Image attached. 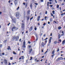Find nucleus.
Returning <instances> with one entry per match:
<instances>
[{
	"label": "nucleus",
	"instance_id": "f257e3e1",
	"mask_svg": "<svg viewBox=\"0 0 65 65\" xmlns=\"http://www.w3.org/2000/svg\"><path fill=\"white\" fill-rule=\"evenodd\" d=\"M19 36H14L13 37L12 39L13 40H14L15 39L16 41H18V40H19Z\"/></svg>",
	"mask_w": 65,
	"mask_h": 65
},
{
	"label": "nucleus",
	"instance_id": "f03ea898",
	"mask_svg": "<svg viewBox=\"0 0 65 65\" xmlns=\"http://www.w3.org/2000/svg\"><path fill=\"white\" fill-rule=\"evenodd\" d=\"M21 29L22 30H24L25 29V23H22Z\"/></svg>",
	"mask_w": 65,
	"mask_h": 65
},
{
	"label": "nucleus",
	"instance_id": "7ed1b4c3",
	"mask_svg": "<svg viewBox=\"0 0 65 65\" xmlns=\"http://www.w3.org/2000/svg\"><path fill=\"white\" fill-rule=\"evenodd\" d=\"M63 60V58L62 57H60L59 58H58V59H56V61H59L60 60Z\"/></svg>",
	"mask_w": 65,
	"mask_h": 65
},
{
	"label": "nucleus",
	"instance_id": "20e7f679",
	"mask_svg": "<svg viewBox=\"0 0 65 65\" xmlns=\"http://www.w3.org/2000/svg\"><path fill=\"white\" fill-rule=\"evenodd\" d=\"M34 34L35 35L36 37V41H37V40H38V35L36 33H35V34Z\"/></svg>",
	"mask_w": 65,
	"mask_h": 65
},
{
	"label": "nucleus",
	"instance_id": "39448f33",
	"mask_svg": "<svg viewBox=\"0 0 65 65\" xmlns=\"http://www.w3.org/2000/svg\"><path fill=\"white\" fill-rule=\"evenodd\" d=\"M46 44L44 43L43 42H42L41 43V47L42 48V47H43L44 46V45H45Z\"/></svg>",
	"mask_w": 65,
	"mask_h": 65
},
{
	"label": "nucleus",
	"instance_id": "423d86ee",
	"mask_svg": "<svg viewBox=\"0 0 65 65\" xmlns=\"http://www.w3.org/2000/svg\"><path fill=\"white\" fill-rule=\"evenodd\" d=\"M23 47L25 48L26 47V44H25V41L24 40L23 42Z\"/></svg>",
	"mask_w": 65,
	"mask_h": 65
},
{
	"label": "nucleus",
	"instance_id": "0eeeda50",
	"mask_svg": "<svg viewBox=\"0 0 65 65\" xmlns=\"http://www.w3.org/2000/svg\"><path fill=\"white\" fill-rule=\"evenodd\" d=\"M18 0H14V2L15 5H17L18 3Z\"/></svg>",
	"mask_w": 65,
	"mask_h": 65
},
{
	"label": "nucleus",
	"instance_id": "6e6552de",
	"mask_svg": "<svg viewBox=\"0 0 65 65\" xmlns=\"http://www.w3.org/2000/svg\"><path fill=\"white\" fill-rule=\"evenodd\" d=\"M4 62L5 64H7V60L6 59H4Z\"/></svg>",
	"mask_w": 65,
	"mask_h": 65
},
{
	"label": "nucleus",
	"instance_id": "1a4fd4ad",
	"mask_svg": "<svg viewBox=\"0 0 65 65\" xmlns=\"http://www.w3.org/2000/svg\"><path fill=\"white\" fill-rule=\"evenodd\" d=\"M16 17H19L20 15V13L19 12H17L16 13Z\"/></svg>",
	"mask_w": 65,
	"mask_h": 65
},
{
	"label": "nucleus",
	"instance_id": "9d476101",
	"mask_svg": "<svg viewBox=\"0 0 65 65\" xmlns=\"http://www.w3.org/2000/svg\"><path fill=\"white\" fill-rule=\"evenodd\" d=\"M13 22H14V23H15V20H16V19L15 18H14L13 19H12Z\"/></svg>",
	"mask_w": 65,
	"mask_h": 65
},
{
	"label": "nucleus",
	"instance_id": "9b49d317",
	"mask_svg": "<svg viewBox=\"0 0 65 65\" xmlns=\"http://www.w3.org/2000/svg\"><path fill=\"white\" fill-rule=\"evenodd\" d=\"M26 17L27 19V20H28L29 19V18H30V16H26Z\"/></svg>",
	"mask_w": 65,
	"mask_h": 65
},
{
	"label": "nucleus",
	"instance_id": "f8f14e48",
	"mask_svg": "<svg viewBox=\"0 0 65 65\" xmlns=\"http://www.w3.org/2000/svg\"><path fill=\"white\" fill-rule=\"evenodd\" d=\"M33 27V26H32L31 27V28H30V29H29V31H32L33 29H32V28Z\"/></svg>",
	"mask_w": 65,
	"mask_h": 65
},
{
	"label": "nucleus",
	"instance_id": "ddd939ff",
	"mask_svg": "<svg viewBox=\"0 0 65 65\" xmlns=\"http://www.w3.org/2000/svg\"><path fill=\"white\" fill-rule=\"evenodd\" d=\"M15 29V26H14V27H13V28H12V31H13V29Z\"/></svg>",
	"mask_w": 65,
	"mask_h": 65
},
{
	"label": "nucleus",
	"instance_id": "4468645a",
	"mask_svg": "<svg viewBox=\"0 0 65 65\" xmlns=\"http://www.w3.org/2000/svg\"><path fill=\"white\" fill-rule=\"evenodd\" d=\"M64 43H65V41H63L62 42V44L63 45H64Z\"/></svg>",
	"mask_w": 65,
	"mask_h": 65
},
{
	"label": "nucleus",
	"instance_id": "2eb2a0df",
	"mask_svg": "<svg viewBox=\"0 0 65 65\" xmlns=\"http://www.w3.org/2000/svg\"><path fill=\"white\" fill-rule=\"evenodd\" d=\"M40 16H38V21H39V20L40 19Z\"/></svg>",
	"mask_w": 65,
	"mask_h": 65
},
{
	"label": "nucleus",
	"instance_id": "dca6fc26",
	"mask_svg": "<svg viewBox=\"0 0 65 65\" xmlns=\"http://www.w3.org/2000/svg\"><path fill=\"white\" fill-rule=\"evenodd\" d=\"M58 36L59 39L60 38V37H61V35H60V34H59L58 35Z\"/></svg>",
	"mask_w": 65,
	"mask_h": 65
},
{
	"label": "nucleus",
	"instance_id": "f3484780",
	"mask_svg": "<svg viewBox=\"0 0 65 65\" xmlns=\"http://www.w3.org/2000/svg\"><path fill=\"white\" fill-rule=\"evenodd\" d=\"M8 50H11V48H10V46H9L8 47Z\"/></svg>",
	"mask_w": 65,
	"mask_h": 65
},
{
	"label": "nucleus",
	"instance_id": "a211bd4d",
	"mask_svg": "<svg viewBox=\"0 0 65 65\" xmlns=\"http://www.w3.org/2000/svg\"><path fill=\"white\" fill-rule=\"evenodd\" d=\"M32 49H31L29 51V53H31V52H32Z\"/></svg>",
	"mask_w": 65,
	"mask_h": 65
},
{
	"label": "nucleus",
	"instance_id": "6ab92c4d",
	"mask_svg": "<svg viewBox=\"0 0 65 65\" xmlns=\"http://www.w3.org/2000/svg\"><path fill=\"white\" fill-rule=\"evenodd\" d=\"M61 26H59L58 27V29L59 30H60V29H61Z\"/></svg>",
	"mask_w": 65,
	"mask_h": 65
},
{
	"label": "nucleus",
	"instance_id": "aec40b11",
	"mask_svg": "<svg viewBox=\"0 0 65 65\" xmlns=\"http://www.w3.org/2000/svg\"><path fill=\"white\" fill-rule=\"evenodd\" d=\"M49 4H50L49 2H48L47 3V6H48V7H49Z\"/></svg>",
	"mask_w": 65,
	"mask_h": 65
},
{
	"label": "nucleus",
	"instance_id": "412c9836",
	"mask_svg": "<svg viewBox=\"0 0 65 65\" xmlns=\"http://www.w3.org/2000/svg\"><path fill=\"white\" fill-rule=\"evenodd\" d=\"M13 54L14 55H16L17 54V53H15L14 51L13 52Z\"/></svg>",
	"mask_w": 65,
	"mask_h": 65
},
{
	"label": "nucleus",
	"instance_id": "4be33fe9",
	"mask_svg": "<svg viewBox=\"0 0 65 65\" xmlns=\"http://www.w3.org/2000/svg\"><path fill=\"white\" fill-rule=\"evenodd\" d=\"M55 53V50H54L53 52H52V54H54Z\"/></svg>",
	"mask_w": 65,
	"mask_h": 65
},
{
	"label": "nucleus",
	"instance_id": "5701e85b",
	"mask_svg": "<svg viewBox=\"0 0 65 65\" xmlns=\"http://www.w3.org/2000/svg\"><path fill=\"white\" fill-rule=\"evenodd\" d=\"M52 13L53 14H55V11L53 10L52 11Z\"/></svg>",
	"mask_w": 65,
	"mask_h": 65
},
{
	"label": "nucleus",
	"instance_id": "b1692460",
	"mask_svg": "<svg viewBox=\"0 0 65 65\" xmlns=\"http://www.w3.org/2000/svg\"><path fill=\"white\" fill-rule=\"evenodd\" d=\"M53 55L52 56V58H54V56H55V54H53Z\"/></svg>",
	"mask_w": 65,
	"mask_h": 65
},
{
	"label": "nucleus",
	"instance_id": "393cba45",
	"mask_svg": "<svg viewBox=\"0 0 65 65\" xmlns=\"http://www.w3.org/2000/svg\"><path fill=\"white\" fill-rule=\"evenodd\" d=\"M50 22H52V21H53V19H52V18L50 19Z\"/></svg>",
	"mask_w": 65,
	"mask_h": 65
},
{
	"label": "nucleus",
	"instance_id": "a878e982",
	"mask_svg": "<svg viewBox=\"0 0 65 65\" xmlns=\"http://www.w3.org/2000/svg\"><path fill=\"white\" fill-rule=\"evenodd\" d=\"M30 11H27V13H28V14H30Z\"/></svg>",
	"mask_w": 65,
	"mask_h": 65
},
{
	"label": "nucleus",
	"instance_id": "bb28decb",
	"mask_svg": "<svg viewBox=\"0 0 65 65\" xmlns=\"http://www.w3.org/2000/svg\"><path fill=\"white\" fill-rule=\"evenodd\" d=\"M54 44H57V43H58V42H57V41H55V42H54Z\"/></svg>",
	"mask_w": 65,
	"mask_h": 65
},
{
	"label": "nucleus",
	"instance_id": "cd10ccee",
	"mask_svg": "<svg viewBox=\"0 0 65 65\" xmlns=\"http://www.w3.org/2000/svg\"><path fill=\"white\" fill-rule=\"evenodd\" d=\"M24 57L23 56H22V59H24Z\"/></svg>",
	"mask_w": 65,
	"mask_h": 65
},
{
	"label": "nucleus",
	"instance_id": "c85d7f7f",
	"mask_svg": "<svg viewBox=\"0 0 65 65\" xmlns=\"http://www.w3.org/2000/svg\"><path fill=\"white\" fill-rule=\"evenodd\" d=\"M19 9H20V7H18V8H17V10H18Z\"/></svg>",
	"mask_w": 65,
	"mask_h": 65
},
{
	"label": "nucleus",
	"instance_id": "c756f323",
	"mask_svg": "<svg viewBox=\"0 0 65 65\" xmlns=\"http://www.w3.org/2000/svg\"><path fill=\"white\" fill-rule=\"evenodd\" d=\"M33 18V17H32V18H30V20L31 21V20H32Z\"/></svg>",
	"mask_w": 65,
	"mask_h": 65
},
{
	"label": "nucleus",
	"instance_id": "7c9ffc66",
	"mask_svg": "<svg viewBox=\"0 0 65 65\" xmlns=\"http://www.w3.org/2000/svg\"><path fill=\"white\" fill-rule=\"evenodd\" d=\"M36 30H37V28H36V27H35V30L36 31Z\"/></svg>",
	"mask_w": 65,
	"mask_h": 65
},
{
	"label": "nucleus",
	"instance_id": "2f4dec72",
	"mask_svg": "<svg viewBox=\"0 0 65 65\" xmlns=\"http://www.w3.org/2000/svg\"><path fill=\"white\" fill-rule=\"evenodd\" d=\"M59 48H58V49L57 50V52H59Z\"/></svg>",
	"mask_w": 65,
	"mask_h": 65
},
{
	"label": "nucleus",
	"instance_id": "473e14b6",
	"mask_svg": "<svg viewBox=\"0 0 65 65\" xmlns=\"http://www.w3.org/2000/svg\"><path fill=\"white\" fill-rule=\"evenodd\" d=\"M59 5H58L57 6V8H59Z\"/></svg>",
	"mask_w": 65,
	"mask_h": 65
},
{
	"label": "nucleus",
	"instance_id": "72a5a7b5",
	"mask_svg": "<svg viewBox=\"0 0 65 65\" xmlns=\"http://www.w3.org/2000/svg\"><path fill=\"white\" fill-rule=\"evenodd\" d=\"M45 25H46V23H44V24H43V26H45Z\"/></svg>",
	"mask_w": 65,
	"mask_h": 65
},
{
	"label": "nucleus",
	"instance_id": "f704fd0d",
	"mask_svg": "<svg viewBox=\"0 0 65 65\" xmlns=\"http://www.w3.org/2000/svg\"><path fill=\"white\" fill-rule=\"evenodd\" d=\"M45 14H47V11H46V12L45 13Z\"/></svg>",
	"mask_w": 65,
	"mask_h": 65
},
{
	"label": "nucleus",
	"instance_id": "c9c22d12",
	"mask_svg": "<svg viewBox=\"0 0 65 65\" xmlns=\"http://www.w3.org/2000/svg\"><path fill=\"white\" fill-rule=\"evenodd\" d=\"M64 35V34L63 33L61 35V36H63Z\"/></svg>",
	"mask_w": 65,
	"mask_h": 65
},
{
	"label": "nucleus",
	"instance_id": "e433bc0d",
	"mask_svg": "<svg viewBox=\"0 0 65 65\" xmlns=\"http://www.w3.org/2000/svg\"><path fill=\"white\" fill-rule=\"evenodd\" d=\"M27 5H28V4L27 3L26 4L25 6H26V7H27Z\"/></svg>",
	"mask_w": 65,
	"mask_h": 65
},
{
	"label": "nucleus",
	"instance_id": "4c0bfd02",
	"mask_svg": "<svg viewBox=\"0 0 65 65\" xmlns=\"http://www.w3.org/2000/svg\"><path fill=\"white\" fill-rule=\"evenodd\" d=\"M28 43H29V44H30V43H31V42L30 41H28Z\"/></svg>",
	"mask_w": 65,
	"mask_h": 65
},
{
	"label": "nucleus",
	"instance_id": "58836bf2",
	"mask_svg": "<svg viewBox=\"0 0 65 65\" xmlns=\"http://www.w3.org/2000/svg\"><path fill=\"white\" fill-rule=\"evenodd\" d=\"M50 6H51V7H52L53 6V5H50Z\"/></svg>",
	"mask_w": 65,
	"mask_h": 65
},
{
	"label": "nucleus",
	"instance_id": "ea45409f",
	"mask_svg": "<svg viewBox=\"0 0 65 65\" xmlns=\"http://www.w3.org/2000/svg\"><path fill=\"white\" fill-rule=\"evenodd\" d=\"M30 60H32V57H30Z\"/></svg>",
	"mask_w": 65,
	"mask_h": 65
},
{
	"label": "nucleus",
	"instance_id": "a19ab883",
	"mask_svg": "<svg viewBox=\"0 0 65 65\" xmlns=\"http://www.w3.org/2000/svg\"><path fill=\"white\" fill-rule=\"evenodd\" d=\"M32 5H30V8H32Z\"/></svg>",
	"mask_w": 65,
	"mask_h": 65
},
{
	"label": "nucleus",
	"instance_id": "79ce46f5",
	"mask_svg": "<svg viewBox=\"0 0 65 65\" xmlns=\"http://www.w3.org/2000/svg\"><path fill=\"white\" fill-rule=\"evenodd\" d=\"M48 51H46L45 53H44V54H46V53H47V52Z\"/></svg>",
	"mask_w": 65,
	"mask_h": 65
},
{
	"label": "nucleus",
	"instance_id": "37998d69",
	"mask_svg": "<svg viewBox=\"0 0 65 65\" xmlns=\"http://www.w3.org/2000/svg\"><path fill=\"white\" fill-rule=\"evenodd\" d=\"M55 2L56 3H57V0H55Z\"/></svg>",
	"mask_w": 65,
	"mask_h": 65
},
{
	"label": "nucleus",
	"instance_id": "c03bdc74",
	"mask_svg": "<svg viewBox=\"0 0 65 65\" xmlns=\"http://www.w3.org/2000/svg\"><path fill=\"white\" fill-rule=\"evenodd\" d=\"M8 65H11V63H10V62L9 63V64H8Z\"/></svg>",
	"mask_w": 65,
	"mask_h": 65
},
{
	"label": "nucleus",
	"instance_id": "a18cd8bd",
	"mask_svg": "<svg viewBox=\"0 0 65 65\" xmlns=\"http://www.w3.org/2000/svg\"><path fill=\"white\" fill-rule=\"evenodd\" d=\"M25 4H26V3H23V4L24 5H25Z\"/></svg>",
	"mask_w": 65,
	"mask_h": 65
},
{
	"label": "nucleus",
	"instance_id": "49530a36",
	"mask_svg": "<svg viewBox=\"0 0 65 65\" xmlns=\"http://www.w3.org/2000/svg\"><path fill=\"white\" fill-rule=\"evenodd\" d=\"M51 40H49V43L50 44L51 43Z\"/></svg>",
	"mask_w": 65,
	"mask_h": 65
},
{
	"label": "nucleus",
	"instance_id": "de8ad7c7",
	"mask_svg": "<svg viewBox=\"0 0 65 65\" xmlns=\"http://www.w3.org/2000/svg\"><path fill=\"white\" fill-rule=\"evenodd\" d=\"M47 41L46 40L45 41V43H46L47 42Z\"/></svg>",
	"mask_w": 65,
	"mask_h": 65
},
{
	"label": "nucleus",
	"instance_id": "09e8293b",
	"mask_svg": "<svg viewBox=\"0 0 65 65\" xmlns=\"http://www.w3.org/2000/svg\"><path fill=\"white\" fill-rule=\"evenodd\" d=\"M51 14L52 16H53V14H52V13H51Z\"/></svg>",
	"mask_w": 65,
	"mask_h": 65
},
{
	"label": "nucleus",
	"instance_id": "8fccbe9b",
	"mask_svg": "<svg viewBox=\"0 0 65 65\" xmlns=\"http://www.w3.org/2000/svg\"><path fill=\"white\" fill-rule=\"evenodd\" d=\"M62 33L63 34H64V32L63 31H62Z\"/></svg>",
	"mask_w": 65,
	"mask_h": 65
},
{
	"label": "nucleus",
	"instance_id": "3c124183",
	"mask_svg": "<svg viewBox=\"0 0 65 65\" xmlns=\"http://www.w3.org/2000/svg\"><path fill=\"white\" fill-rule=\"evenodd\" d=\"M6 41H7V40H5V41H4V42L5 43L6 42Z\"/></svg>",
	"mask_w": 65,
	"mask_h": 65
},
{
	"label": "nucleus",
	"instance_id": "603ef678",
	"mask_svg": "<svg viewBox=\"0 0 65 65\" xmlns=\"http://www.w3.org/2000/svg\"><path fill=\"white\" fill-rule=\"evenodd\" d=\"M59 41H60V42H61V39H60L59 40Z\"/></svg>",
	"mask_w": 65,
	"mask_h": 65
},
{
	"label": "nucleus",
	"instance_id": "864d4df0",
	"mask_svg": "<svg viewBox=\"0 0 65 65\" xmlns=\"http://www.w3.org/2000/svg\"><path fill=\"white\" fill-rule=\"evenodd\" d=\"M4 54H4V53H2V55H4Z\"/></svg>",
	"mask_w": 65,
	"mask_h": 65
},
{
	"label": "nucleus",
	"instance_id": "5fc2aeb1",
	"mask_svg": "<svg viewBox=\"0 0 65 65\" xmlns=\"http://www.w3.org/2000/svg\"><path fill=\"white\" fill-rule=\"evenodd\" d=\"M1 13H2V12H0V15L1 14Z\"/></svg>",
	"mask_w": 65,
	"mask_h": 65
},
{
	"label": "nucleus",
	"instance_id": "6e6d98bb",
	"mask_svg": "<svg viewBox=\"0 0 65 65\" xmlns=\"http://www.w3.org/2000/svg\"><path fill=\"white\" fill-rule=\"evenodd\" d=\"M49 4H52V2H50L49 3Z\"/></svg>",
	"mask_w": 65,
	"mask_h": 65
},
{
	"label": "nucleus",
	"instance_id": "4d7b16f0",
	"mask_svg": "<svg viewBox=\"0 0 65 65\" xmlns=\"http://www.w3.org/2000/svg\"><path fill=\"white\" fill-rule=\"evenodd\" d=\"M41 2H43V0H40Z\"/></svg>",
	"mask_w": 65,
	"mask_h": 65
},
{
	"label": "nucleus",
	"instance_id": "13d9d810",
	"mask_svg": "<svg viewBox=\"0 0 65 65\" xmlns=\"http://www.w3.org/2000/svg\"><path fill=\"white\" fill-rule=\"evenodd\" d=\"M21 39H20V40H19V41H20V42H21Z\"/></svg>",
	"mask_w": 65,
	"mask_h": 65
},
{
	"label": "nucleus",
	"instance_id": "bf43d9fd",
	"mask_svg": "<svg viewBox=\"0 0 65 65\" xmlns=\"http://www.w3.org/2000/svg\"><path fill=\"white\" fill-rule=\"evenodd\" d=\"M35 4H36V5H38V4L37 3H35Z\"/></svg>",
	"mask_w": 65,
	"mask_h": 65
},
{
	"label": "nucleus",
	"instance_id": "052dcab7",
	"mask_svg": "<svg viewBox=\"0 0 65 65\" xmlns=\"http://www.w3.org/2000/svg\"><path fill=\"white\" fill-rule=\"evenodd\" d=\"M48 24H50V22H48Z\"/></svg>",
	"mask_w": 65,
	"mask_h": 65
},
{
	"label": "nucleus",
	"instance_id": "680f3d73",
	"mask_svg": "<svg viewBox=\"0 0 65 65\" xmlns=\"http://www.w3.org/2000/svg\"><path fill=\"white\" fill-rule=\"evenodd\" d=\"M62 5H64V3H63L62 4Z\"/></svg>",
	"mask_w": 65,
	"mask_h": 65
},
{
	"label": "nucleus",
	"instance_id": "e2e57ef3",
	"mask_svg": "<svg viewBox=\"0 0 65 65\" xmlns=\"http://www.w3.org/2000/svg\"><path fill=\"white\" fill-rule=\"evenodd\" d=\"M12 58V57H11L10 58V59H11V60H12V59H13Z\"/></svg>",
	"mask_w": 65,
	"mask_h": 65
},
{
	"label": "nucleus",
	"instance_id": "0e129e2a",
	"mask_svg": "<svg viewBox=\"0 0 65 65\" xmlns=\"http://www.w3.org/2000/svg\"><path fill=\"white\" fill-rule=\"evenodd\" d=\"M31 47V46H29V48H30V47Z\"/></svg>",
	"mask_w": 65,
	"mask_h": 65
},
{
	"label": "nucleus",
	"instance_id": "69168bd1",
	"mask_svg": "<svg viewBox=\"0 0 65 65\" xmlns=\"http://www.w3.org/2000/svg\"><path fill=\"white\" fill-rule=\"evenodd\" d=\"M37 58H36L35 59V61H36V62L37 60Z\"/></svg>",
	"mask_w": 65,
	"mask_h": 65
},
{
	"label": "nucleus",
	"instance_id": "338daca9",
	"mask_svg": "<svg viewBox=\"0 0 65 65\" xmlns=\"http://www.w3.org/2000/svg\"><path fill=\"white\" fill-rule=\"evenodd\" d=\"M2 45H1L0 46V47H2Z\"/></svg>",
	"mask_w": 65,
	"mask_h": 65
},
{
	"label": "nucleus",
	"instance_id": "774afa93",
	"mask_svg": "<svg viewBox=\"0 0 65 65\" xmlns=\"http://www.w3.org/2000/svg\"><path fill=\"white\" fill-rule=\"evenodd\" d=\"M50 36H52V33L51 34Z\"/></svg>",
	"mask_w": 65,
	"mask_h": 65
}]
</instances>
